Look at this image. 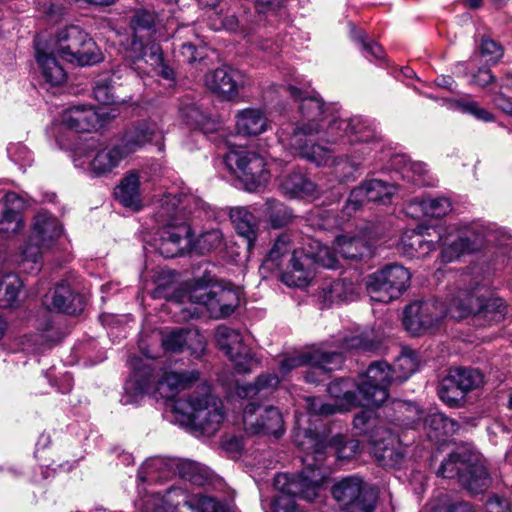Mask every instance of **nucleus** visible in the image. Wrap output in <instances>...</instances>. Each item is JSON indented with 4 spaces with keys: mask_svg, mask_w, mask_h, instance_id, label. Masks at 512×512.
<instances>
[{
    "mask_svg": "<svg viewBox=\"0 0 512 512\" xmlns=\"http://www.w3.org/2000/svg\"><path fill=\"white\" fill-rule=\"evenodd\" d=\"M287 89L291 97L300 102L301 120L297 124L282 125L277 133L279 142L317 166H344V169L347 167L348 171L342 175V178L349 179L355 171L360 169V161L348 155L336 157L333 155V150L309 143L306 137L323 133V138L328 143L367 145L359 152L363 155L369 154L380 145L381 141L374 122L362 116L340 118L335 108L326 106L315 92L303 91L293 85H289Z\"/></svg>",
    "mask_w": 512,
    "mask_h": 512,
    "instance_id": "obj_1",
    "label": "nucleus"
},
{
    "mask_svg": "<svg viewBox=\"0 0 512 512\" xmlns=\"http://www.w3.org/2000/svg\"><path fill=\"white\" fill-rule=\"evenodd\" d=\"M290 254L289 265L281 274V281L288 287L308 286L313 277L312 262L327 269L338 268V259L328 247H320L311 255L305 254L296 249L293 235L284 232L274 239L259 268L260 273L265 275L267 272L281 269L284 258Z\"/></svg>",
    "mask_w": 512,
    "mask_h": 512,
    "instance_id": "obj_2",
    "label": "nucleus"
},
{
    "mask_svg": "<svg viewBox=\"0 0 512 512\" xmlns=\"http://www.w3.org/2000/svg\"><path fill=\"white\" fill-rule=\"evenodd\" d=\"M433 232L436 234L437 244L442 247L440 259L443 263L453 262L487 244L496 246L493 266L494 270H500L504 242L509 239L508 233L496 224L474 221L450 225L445 233L435 229Z\"/></svg>",
    "mask_w": 512,
    "mask_h": 512,
    "instance_id": "obj_3",
    "label": "nucleus"
},
{
    "mask_svg": "<svg viewBox=\"0 0 512 512\" xmlns=\"http://www.w3.org/2000/svg\"><path fill=\"white\" fill-rule=\"evenodd\" d=\"M171 412L180 424L190 426L206 436L214 435L225 417L222 403L211 395L208 383H202L201 393H194L187 400L177 399L172 402Z\"/></svg>",
    "mask_w": 512,
    "mask_h": 512,
    "instance_id": "obj_4",
    "label": "nucleus"
},
{
    "mask_svg": "<svg viewBox=\"0 0 512 512\" xmlns=\"http://www.w3.org/2000/svg\"><path fill=\"white\" fill-rule=\"evenodd\" d=\"M417 369V353L410 348L402 349L393 366L384 361L371 363L360 386L364 403H384L389 396V385L406 381Z\"/></svg>",
    "mask_w": 512,
    "mask_h": 512,
    "instance_id": "obj_5",
    "label": "nucleus"
},
{
    "mask_svg": "<svg viewBox=\"0 0 512 512\" xmlns=\"http://www.w3.org/2000/svg\"><path fill=\"white\" fill-rule=\"evenodd\" d=\"M294 443L305 453L302 458L304 468L320 469L325 477L327 474L322 468V463L328 450H333L338 460H349L360 448V442L356 439L337 434L328 441L326 436L312 429L298 431L294 436Z\"/></svg>",
    "mask_w": 512,
    "mask_h": 512,
    "instance_id": "obj_6",
    "label": "nucleus"
},
{
    "mask_svg": "<svg viewBox=\"0 0 512 512\" xmlns=\"http://www.w3.org/2000/svg\"><path fill=\"white\" fill-rule=\"evenodd\" d=\"M353 426L359 434L367 437L370 452L380 465L385 467L401 465L406 451L399 436L385 425L377 424L370 410H363L356 414Z\"/></svg>",
    "mask_w": 512,
    "mask_h": 512,
    "instance_id": "obj_7",
    "label": "nucleus"
},
{
    "mask_svg": "<svg viewBox=\"0 0 512 512\" xmlns=\"http://www.w3.org/2000/svg\"><path fill=\"white\" fill-rule=\"evenodd\" d=\"M325 480L320 469L303 468L297 475L278 473L274 477V487L278 495L272 501L273 512H302L296 504L298 496L312 501L318 496L319 489Z\"/></svg>",
    "mask_w": 512,
    "mask_h": 512,
    "instance_id": "obj_8",
    "label": "nucleus"
},
{
    "mask_svg": "<svg viewBox=\"0 0 512 512\" xmlns=\"http://www.w3.org/2000/svg\"><path fill=\"white\" fill-rule=\"evenodd\" d=\"M172 474L198 486L205 485L211 477L210 470L195 461L170 457L148 458L138 470V480L144 484L162 482Z\"/></svg>",
    "mask_w": 512,
    "mask_h": 512,
    "instance_id": "obj_9",
    "label": "nucleus"
},
{
    "mask_svg": "<svg viewBox=\"0 0 512 512\" xmlns=\"http://www.w3.org/2000/svg\"><path fill=\"white\" fill-rule=\"evenodd\" d=\"M210 216V207L187 187L163 194L154 204L153 220L158 226Z\"/></svg>",
    "mask_w": 512,
    "mask_h": 512,
    "instance_id": "obj_10",
    "label": "nucleus"
},
{
    "mask_svg": "<svg viewBox=\"0 0 512 512\" xmlns=\"http://www.w3.org/2000/svg\"><path fill=\"white\" fill-rule=\"evenodd\" d=\"M481 288L475 285L470 289H463L457 285L456 299L452 302L451 318L461 320L473 316L478 321L486 323L499 322L506 314V305L500 297H488L480 293Z\"/></svg>",
    "mask_w": 512,
    "mask_h": 512,
    "instance_id": "obj_11",
    "label": "nucleus"
},
{
    "mask_svg": "<svg viewBox=\"0 0 512 512\" xmlns=\"http://www.w3.org/2000/svg\"><path fill=\"white\" fill-rule=\"evenodd\" d=\"M62 232V225L54 215L47 211L39 212L34 218L29 241L22 251L21 269L28 273L39 272L43 250L50 248Z\"/></svg>",
    "mask_w": 512,
    "mask_h": 512,
    "instance_id": "obj_12",
    "label": "nucleus"
},
{
    "mask_svg": "<svg viewBox=\"0 0 512 512\" xmlns=\"http://www.w3.org/2000/svg\"><path fill=\"white\" fill-rule=\"evenodd\" d=\"M457 288L450 290L446 302L437 299L417 301L409 304L404 310L403 324L405 329L414 336L431 333L439 328L446 316L451 317V307L456 299Z\"/></svg>",
    "mask_w": 512,
    "mask_h": 512,
    "instance_id": "obj_13",
    "label": "nucleus"
},
{
    "mask_svg": "<svg viewBox=\"0 0 512 512\" xmlns=\"http://www.w3.org/2000/svg\"><path fill=\"white\" fill-rule=\"evenodd\" d=\"M54 50L63 60L79 66L94 65L102 59L95 41L82 28L75 25L58 31Z\"/></svg>",
    "mask_w": 512,
    "mask_h": 512,
    "instance_id": "obj_14",
    "label": "nucleus"
},
{
    "mask_svg": "<svg viewBox=\"0 0 512 512\" xmlns=\"http://www.w3.org/2000/svg\"><path fill=\"white\" fill-rule=\"evenodd\" d=\"M223 163L249 192L258 191L270 178L264 158L256 152L231 150L224 156Z\"/></svg>",
    "mask_w": 512,
    "mask_h": 512,
    "instance_id": "obj_15",
    "label": "nucleus"
},
{
    "mask_svg": "<svg viewBox=\"0 0 512 512\" xmlns=\"http://www.w3.org/2000/svg\"><path fill=\"white\" fill-rule=\"evenodd\" d=\"M411 273L398 264H389L369 275L366 289L373 301L388 303L409 287Z\"/></svg>",
    "mask_w": 512,
    "mask_h": 512,
    "instance_id": "obj_16",
    "label": "nucleus"
},
{
    "mask_svg": "<svg viewBox=\"0 0 512 512\" xmlns=\"http://www.w3.org/2000/svg\"><path fill=\"white\" fill-rule=\"evenodd\" d=\"M187 302L205 309L215 319L230 316L240 303V291L231 285L214 284L208 292L195 290L187 294Z\"/></svg>",
    "mask_w": 512,
    "mask_h": 512,
    "instance_id": "obj_17",
    "label": "nucleus"
},
{
    "mask_svg": "<svg viewBox=\"0 0 512 512\" xmlns=\"http://www.w3.org/2000/svg\"><path fill=\"white\" fill-rule=\"evenodd\" d=\"M119 143L128 156L147 146H155L159 152H163L165 131L162 124L156 120L137 121L122 132Z\"/></svg>",
    "mask_w": 512,
    "mask_h": 512,
    "instance_id": "obj_18",
    "label": "nucleus"
},
{
    "mask_svg": "<svg viewBox=\"0 0 512 512\" xmlns=\"http://www.w3.org/2000/svg\"><path fill=\"white\" fill-rule=\"evenodd\" d=\"M193 230L188 221L158 226L151 246L164 258L189 254Z\"/></svg>",
    "mask_w": 512,
    "mask_h": 512,
    "instance_id": "obj_19",
    "label": "nucleus"
},
{
    "mask_svg": "<svg viewBox=\"0 0 512 512\" xmlns=\"http://www.w3.org/2000/svg\"><path fill=\"white\" fill-rule=\"evenodd\" d=\"M397 191L398 185L395 183L377 178L364 180L351 190L343 211L351 216L363 206L365 201L389 205Z\"/></svg>",
    "mask_w": 512,
    "mask_h": 512,
    "instance_id": "obj_20",
    "label": "nucleus"
},
{
    "mask_svg": "<svg viewBox=\"0 0 512 512\" xmlns=\"http://www.w3.org/2000/svg\"><path fill=\"white\" fill-rule=\"evenodd\" d=\"M245 431L253 435H273L279 438L284 432V421L280 410L274 406L262 408L250 402L243 409Z\"/></svg>",
    "mask_w": 512,
    "mask_h": 512,
    "instance_id": "obj_21",
    "label": "nucleus"
},
{
    "mask_svg": "<svg viewBox=\"0 0 512 512\" xmlns=\"http://www.w3.org/2000/svg\"><path fill=\"white\" fill-rule=\"evenodd\" d=\"M216 341L220 350L233 363L237 373L246 374L258 364L251 349L244 344L241 334L227 326H219L216 330Z\"/></svg>",
    "mask_w": 512,
    "mask_h": 512,
    "instance_id": "obj_22",
    "label": "nucleus"
},
{
    "mask_svg": "<svg viewBox=\"0 0 512 512\" xmlns=\"http://www.w3.org/2000/svg\"><path fill=\"white\" fill-rule=\"evenodd\" d=\"M130 59L132 69L139 75L155 72L166 80H173L174 70L164 64L163 55L160 46L153 43L149 46L142 45L140 42H134Z\"/></svg>",
    "mask_w": 512,
    "mask_h": 512,
    "instance_id": "obj_23",
    "label": "nucleus"
},
{
    "mask_svg": "<svg viewBox=\"0 0 512 512\" xmlns=\"http://www.w3.org/2000/svg\"><path fill=\"white\" fill-rule=\"evenodd\" d=\"M132 373L124 384V393L121 402L124 405L137 404L149 392L154 381V369L145 364L140 358L130 361Z\"/></svg>",
    "mask_w": 512,
    "mask_h": 512,
    "instance_id": "obj_24",
    "label": "nucleus"
},
{
    "mask_svg": "<svg viewBox=\"0 0 512 512\" xmlns=\"http://www.w3.org/2000/svg\"><path fill=\"white\" fill-rule=\"evenodd\" d=\"M202 383H207L201 379V374L196 369L179 370V371H166L162 377L157 381L156 392L162 397L170 401L169 408L175 400L173 398L180 392L190 389L194 385H198L199 392L201 393Z\"/></svg>",
    "mask_w": 512,
    "mask_h": 512,
    "instance_id": "obj_25",
    "label": "nucleus"
},
{
    "mask_svg": "<svg viewBox=\"0 0 512 512\" xmlns=\"http://www.w3.org/2000/svg\"><path fill=\"white\" fill-rule=\"evenodd\" d=\"M43 303L50 311L70 315L80 313L84 309L83 297L65 280L58 282L44 296Z\"/></svg>",
    "mask_w": 512,
    "mask_h": 512,
    "instance_id": "obj_26",
    "label": "nucleus"
},
{
    "mask_svg": "<svg viewBox=\"0 0 512 512\" xmlns=\"http://www.w3.org/2000/svg\"><path fill=\"white\" fill-rule=\"evenodd\" d=\"M366 372L359 377L358 382H354L349 378H339L332 381L327 388L329 395L336 399L343 409L351 407H378L381 403H364V395L360 390Z\"/></svg>",
    "mask_w": 512,
    "mask_h": 512,
    "instance_id": "obj_27",
    "label": "nucleus"
},
{
    "mask_svg": "<svg viewBox=\"0 0 512 512\" xmlns=\"http://www.w3.org/2000/svg\"><path fill=\"white\" fill-rule=\"evenodd\" d=\"M240 72L230 67H221L205 75V86L222 100L238 97Z\"/></svg>",
    "mask_w": 512,
    "mask_h": 512,
    "instance_id": "obj_28",
    "label": "nucleus"
},
{
    "mask_svg": "<svg viewBox=\"0 0 512 512\" xmlns=\"http://www.w3.org/2000/svg\"><path fill=\"white\" fill-rule=\"evenodd\" d=\"M162 346L166 352L179 353L185 348L199 357L205 349L203 337L195 330L180 328L162 337Z\"/></svg>",
    "mask_w": 512,
    "mask_h": 512,
    "instance_id": "obj_29",
    "label": "nucleus"
},
{
    "mask_svg": "<svg viewBox=\"0 0 512 512\" xmlns=\"http://www.w3.org/2000/svg\"><path fill=\"white\" fill-rule=\"evenodd\" d=\"M102 114L89 105H75L67 108L61 116L62 124L78 133L91 132L100 124Z\"/></svg>",
    "mask_w": 512,
    "mask_h": 512,
    "instance_id": "obj_30",
    "label": "nucleus"
},
{
    "mask_svg": "<svg viewBox=\"0 0 512 512\" xmlns=\"http://www.w3.org/2000/svg\"><path fill=\"white\" fill-rule=\"evenodd\" d=\"M24 206L22 198L15 192H7L0 200V233L6 236L18 232L22 226L21 210Z\"/></svg>",
    "mask_w": 512,
    "mask_h": 512,
    "instance_id": "obj_31",
    "label": "nucleus"
},
{
    "mask_svg": "<svg viewBox=\"0 0 512 512\" xmlns=\"http://www.w3.org/2000/svg\"><path fill=\"white\" fill-rule=\"evenodd\" d=\"M35 58L44 80L52 86H58L66 81L67 74L62 65L57 61L54 51L48 52L41 39L36 37Z\"/></svg>",
    "mask_w": 512,
    "mask_h": 512,
    "instance_id": "obj_32",
    "label": "nucleus"
},
{
    "mask_svg": "<svg viewBox=\"0 0 512 512\" xmlns=\"http://www.w3.org/2000/svg\"><path fill=\"white\" fill-rule=\"evenodd\" d=\"M385 414L396 426L415 429L423 421L424 413L415 403L393 400L385 407Z\"/></svg>",
    "mask_w": 512,
    "mask_h": 512,
    "instance_id": "obj_33",
    "label": "nucleus"
},
{
    "mask_svg": "<svg viewBox=\"0 0 512 512\" xmlns=\"http://www.w3.org/2000/svg\"><path fill=\"white\" fill-rule=\"evenodd\" d=\"M156 14L153 10L139 8L134 10L130 19V27L133 31L130 47L127 51V59L135 55L132 51L134 42H140L142 45H151L154 41H144L145 37H150L155 32Z\"/></svg>",
    "mask_w": 512,
    "mask_h": 512,
    "instance_id": "obj_34",
    "label": "nucleus"
},
{
    "mask_svg": "<svg viewBox=\"0 0 512 512\" xmlns=\"http://www.w3.org/2000/svg\"><path fill=\"white\" fill-rule=\"evenodd\" d=\"M432 234L426 230H408L406 231L400 241V248L403 254L409 258H422L428 255L431 251L435 250L437 239H429Z\"/></svg>",
    "mask_w": 512,
    "mask_h": 512,
    "instance_id": "obj_35",
    "label": "nucleus"
},
{
    "mask_svg": "<svg viewBox=\"0 0 512 512\" xmlns=\"http://www.w3.org/2000/svg\"><path fill=\"white\" fill-rule=\"evenodd\" d=\"M230 219L237 234L247 242L248 250L252 251L259 231L255 215L246 207H234L230 211Z\"/></svg>",
    "mask_w": 512,
    "mask_h": 512,
    "instance_id": "obj_36",
    "label": "nucleus"
},
{
    "mask_svg": "<svg viewBox=\"0 0 512 512\" xmlns=\"http://www.w3.org/2000/svg\"><path fill=\"white\" fill-rule=\"evenodd\" d=\"M391 161V166L397 169L401 177L407 182L418 186L431 184L425 163L413 161L406 155H394Z\"/></svg>",
    "mask_w": 512,
    "mask_h": 512,
    "instance_id": "obj_37",
    "label": "nucleus"
},
{
    "mask_svg": "<svg viewBox=\"0 0 512 512\" xmlns=\"http://www.w3.org/2000/svg\"><path fill=\"white\" fill-rule=\"evenodd\" d=\"M423 426L431 440L440 441L444 437L456 434L460 424L439 411L430 412L423 417Z\"/></svg>",
    "mask_w": 512,
    "mask_h": 512,
    "instance_id": "obj_38",
    "label": "nucleus"
},
{
    "mask_svg": "<svg viewBox=\"0 0 512 512\" xmlns=\"http://www.w3.org/2000/svg\"><path fill=\"white\" fill-rule=\"evenodd\" d=\"M325 299L330 302H351L358 298L361 291L359 276L343 277L333 280L323 288Z\"/></svg>",
    "mask_w": 512,
    "mask_h": 512,
    "instance_id": "obj_39",
    "label": "nucleus"
},
{
    "mask_svg": "<svg viewBox=\"0 0 512 512\" xmlns=\"http://www.w3.org/2000/svg\"><path fill=\"white\" fill-rule=\"evenodd\" d=\"M237 133L243 136H256L268 129V120L264 112L258 108H246L237 112Z\"/></svg>",
    "mask_w": 512,
    "mask_h": 512,
    "instance_id": "obj_40",
    "label": "nucleus"
},
{
    "mask_svg": "<svg viewBox=\"0 0 512 512\" xmlns=\"http://www.w3.org/2000/svg\"><path fill=\"white\" fill-rule=\"evenodd\" d=\"M280 189L289 198L313 197L318 194L316 183L300 172L285 175L280 181Z\"/></svg>",
    "mask_w": 512,
    "mask_h": 512,
    "instance_id": "obj_41",
    "label": "nucleus"
},
{
    "mask_svg": "<svg viewBox=\"0 0 512 512\" xmlns=\"http://www.w3.org/2000/svg\"><path fill=\"white\" fill-rule=\"evenodd\" d=\"M460 484L473 494L485 491L490 484L488 471L475 454L471 455L465 471L461 474Z\"/></svg>",
    "mask_w": 512,
    "mask_h": 512,
    "instance_id": "obj_42",
    "label": "nucleus"
},
{
    "mask_svg": "<svg viewBox=\"0 0 512 512\" xmlns=\"http://www.w3.org/2000/svg\"><path fill=\"white\" fill-rule=\"evenodd\" d=\"M280 382L277 374L263 372L255 378L253 383L237 385L236 394L240 398L266 397L278 388Z\"/></svg>",
    "mask_w": 512,
    "mask_h": 512,
    "instance_id": "obj_43",
    "label": "nucleus"
},
{
    "mask_svg": "<svg viewBox=\"0 0 512 512\" xmlns=\"http://www.w3.org/2000/svg\"><path fill=\"white\" fill-rule=\"evenodd\" d=\"M128 155L119 144L99 150L91 161V171L96 175L112 172Z\"/></svg>",
    "mask_w": 512,
    "mask_h": 512,
    "instance_id": "obj_44",
    "label": "nucleus"
},
{
    "mask_svg": "<svg viewBox=\"0 0 512 512\" xmlns=\"http://www.w3.org/2000/svg\"><path fill=\"white\" fill-rule=\"evenodd\" d=\"M360 477L348 476L333 485L331 493L333 498L339 502L342 508L355 498L359 497L364 491H371Z\"/></svg>",
    "mask_w": 512,
    "mask_h": 512,
    "instance_id": "obj_45",
    "label": "nucleus"
},
{
    "mask_svg": "<svg viewBox=\"0 0 512 512\" xmlns=\"http://www.w3.org/2000/svg\"><path fill=\"white\" fill-rule=\"evenodd\" d=\"M263 216L271 229H281L292 223L294 214L290 207L274 198L264 204Z\"/></svg>",
    "mask_w": 512,
    "mask_h": 512,
    "instance_id": "obj_46",
    "label": "nucleus"
},
{
    "mask_svg": "<svg viewBox=\"0 0 512 512\" xmlns=\"http://www.w3.org/2000/svg\"><path fill=\"white\" fill-rule=\"evenodd\" d=\"M335 249L343 258L359 260L371 255L370 244L361 237L338 236L335 240Z\"/></svg>",
    "mask_w": 512,
    "mask_h": 512,
    "instance_id": "obj_47",
    "label": "nucleus"
},
{
    "mask_svg": "<svg viewBox=\"0 0 512 512\" xmlns=\"http://www.w3.org/2000/svg\"><path fill=\"white\" fill-rule=\"evenodd\" d=\"M140 181L136 174L127 175L115 188V198L125 207L138 210L141 206Z\"/></svg>",
    "mask_w": 512,
    "mask_h": 512,
    "instance_id": "obj_48",
    "label": "nucleus"
},
{
    "mask_svg": "<svg viewBox=\"0 0 512 512\" xmlns=\"http://www.w3.org/2000/svg\"><path fill=\"white\" fill-rule=\"evenodd\" d=\"M309 352L310 366L320 370L321 374L338 370L344 363L343 352L339 347L334 351L314 349Z\"/></svg>",
    "mask_w": 512,
    "mask_h": 512,
    "instance_id": "obj_49",
    "label": "nucleus"
},
{
    "mask_svg": "<svg viewBox=\"0 0 512 512\" xmlns=\"http://www.w3.org/2000/svg\"><path fill=\"white\" fill-rule=\"evenodd\" d=\"M23 281L16 274H7L0 280V308L8 309L19 304Z\"/></svg>",
    "mask_w": 512,
    "mask_h": 512,
    "instance_id": "obj_50",
    "label": "nucleus"
},
{
    "mask_svg": "<svg viewBox=\"0 0 512 512\" xmlns=\"http://www.w3.org/2000/svg\"><path fill=\"white\" fill-rule=\"evenodd\" d=\"M438 396L448 407L459 408L465 404L467 394L448 374L439 384Z\"/></svg>",
    "mask_w": 512,
    "mask_h": 512,
    "instance_id": "obj_51",
    "label": "nucleus"
},
{
    "mask_svg": "<svg viewBox=\"0 0 512 512\" xmlns=\"http://www.w3.org/2000/svg\"><path fill=\"white\" fill-rule=\"evenodd\" d=\"M471 455L472 453L466 451H457L449 454L448 458L442 462L438 475L448 479L457 478L460 482L461 474L464 473L469 461H471Z\"/></svg>",
    "mask_w": 512,
    "mask_h": 512,
    "instance_id": "obj_52",
    "label": "nucleus"
},
{
    "mask_svg": "<svg viewBox=\"0 0 512 512\" xmlns=\"http://www.w3.org/2000/svg\"><path fill=\"white\" fill-rule=\"evenodd\" d=\"M61 338V334L50 321H46L43 329L38 333L25 336L29 347L35 352L51 348Z\"/></svg>",
    "mask_w": 512,
    "mask_h": 512,
    "instance_id": "obj_53",
    "label": "nucleus"
},
{
    "mask_svg": "<svg viewBox=\"0 0 512 512\" xmlns=\"http://www.w3.org/2000/svg\"><path fill=\"white\" fill-rule=\"evenodd\" d=\"M223 235L219 229H212L200 234L197 238L190 237L189 254L205 255L222 244Z\"/></svg>",
    "mask_w": 512,
    "mask_h": 512,
    "instance_id": "obj_54",
    "label": "nucleus"
},
{
    "mask_svg": "<svg viewBox=\"0 0 512 512\" xmlns=\"http://www.w3.org/2000/svg\"><path fill=\"white\" fill-rule=\"evenodd\" d=\"M180 116L191 128L206 132L215 128V123L205 114L197 104L191 102L180 107Z\"/></svg>",
    "mask_w": 512,
    "mask_h": 512,
    "instance_id": "obj_55",
    "label": "nucleus"
},
{
    "mask_svg": "<svg viewBox=\"0 0 512 512\" xmlns=\"http://www.w3.org/2000/svg\"><path fill=\"white\" fill-rule=\"evenodd\" d=\"M449 375L466 394H468L471 390L480 387L484 381L483 374L475 368L459 367L451 369L449 371Z\"/></svg>",
    "mask_w": 512,
    "mask_h": 512,
    "instance_id": "obj_56",
    "label": "nucleus"
},
{
    "mask_svg": "<svg viewBox=\"0 0 512 512\" xmlns=\"http://www.w3.org/2000/svg\"><path fill=\"white\" fill-rule=\"evenodd\" d=\"M455 107L463 114H468L478 121L485 123L494 122V115L487 109L481 107L475 100L469 98H461L455 101Z\"/></svg>",
    "mask_w": 512,
    "mask_h": 512,
    "instance_id": "obj_57",
    "label": "nucleus"
},
{
    "mask_svg": "<svg viewBox=\"0 0 512 512\" xmlns=\"http://www.w3.org/2000/svg\"><path fill=\"white\" fill-rule=\"evenodd\" d=\"M307 220L311 227L318 230H332L339 225L337 216L322 208L313 209Z\"/></svg>",
    "mask_w": 512,
    "mask_h": 512,
    "instance_id": "obj_58",
    "label": "nucleus"
},
{
    "mask_svg": "<svg viewBox=\"0 0 512 512\" xmlns=\"http://www.w3.org/2000/svg\"><path fill=\"white\" fill-rule=\"evenodd\" d=\"M350 36L354 41L361 45L362 50L366 53V56L370 55L376 60L383 59V48L375 41H368L365 32L358 30L354 25H351Z\"/></svg>",
    "mask_w": 512,
    "mask_h": 512,
    "instance_id": "obj_59",
    "label": "nucleus"
},
{
    "mask_svg": "<svg viewBox=\"0 0 512 512\" xmlns=\"http://www.w3.org/2000/svg\"><path fill=\"white\" fill-rule=\"evenodd\" d=\"M377 494L374 490L364 491L359 497L345 505L343 512H373L376 506Z\"/></svg>",
    "mask_w": 512,
    "mask_h": 512,
    "instance_id": "obj_60",
    "label": "nucleus"
},
{
    "mask_svg": "<svg viewBox=\"0 0 512 512\" xmlns=\"http://www.w3.org/2000/svg\"><path fill=\"white\" fill-rule=\"evenodd\" d=\"M205 266L203 274L201 276L194 277L187 285V290L182 294L181 302H187V294L193 293L195 290H201V292H208L212 285L217 284L214 282L215 278L208 270L209 263H204Z\"/></svg>",
    "mask_w": 512,
    "mask_h": 512,
    "instance_id": "obj_61",
    "label": "nucleus"
},
{
    "mask_svg": "<svg viewBox=\"0 0 512 512\" xmlns=\"http://www.w3.org/2000/svg\"><path fill=\"white\" fill-rule=\"evenodd\" d=\"M479 50L481 57L491 63H497L504 54L501 44L485 35L481 37Z\"/></svg>",
    "mask_w": 512,
    "mask_h": 512,
    "instance_id": "obj_62",
    "label": "nucleus"
},
{
    "mask_svg": "<svg viewBox=\"0 0 512 512\" xmlns=\"http://www.w3.org/2000/svg\"><path fill=\"white\" fill-rule=\"evenodd\" d=\"M286 0H256L255 7L259 16H276L282 18L285 13Z\"/></svg>",
    "mask_w": 512,
    "mask_h": 512,
    "instance_id": "obj_63",
    "label": "nucleus"
},
{
    "mask_svg": "<svg viewBox=\"0 0 512 512\" xmlns=\"http://www.w3.org/2000/svg\"><path fill=\"white\" fill-rule=\"evenodd\" d=\"M431 512H475V510L467 502H453L446 495H442L437 503L432 505Z\"/></svg>",
    "mask_w": 512,
    "mask_h": 512,
    "instance_id": "obj_64",
    "label": "nucleus"
}]
</instances>
